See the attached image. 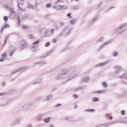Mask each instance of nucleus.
Returning <instances> with one entry per match:
<instances>
[{"label":"nucleus","instance_id":"obj_19","mask_svg":"<svg viewBox=\"0 0 127 127\" xmlns=\"http://www.w3.org/2000/svg\"><path fill=\"white\" fill-rule=\"evenodd\" d=\"M4 61V58H2V59H0V62H3Z\"/></svg>","mask_w":127,"mask_h":127},{"label":"nucleus","instance_id":"obj_21","mask_svg":"<svg viewBox=\"0 0 127 127\" xmlns=\"http://www.w3.org/2000/svg\"><path fill=\"white\" fill-rule=\"evenodd\" d=\"M57 40L56 39H53L52 40V42H53L54 43H55V42H56Z\"/></svg>","mask_w":127,"mask_h":127},{"label":"nucleus","instance_id":"obj_8","mask_svg":"<svg viewBox=\"0 0 127 127\" xmlns=\"http://www.w3.org/2000/svg\"><path fill=\"white\" fill-rule=\"evenodd\" d=\"M95 94H103L104 92L103 91H98L95 92Z\"/></svg>","mask_w":127,"mask_h":127},{"label":"nucleus","instance_id":"obj_12","mask_svg":"<svg viewBox=\"0 0 127 127\" xmlns=\"http://www.w3.org/2000/svg\"><path fill=\"white\" fill-rule=\"evenodd\" d=\"M121 115H122L123 116H125V115H126V111L123 110L121 112Z\"/></svg>","mask_w":127,"mask_h":127},{"label":"nucleus","instance_id":"obj_3","mask_svg":"<svg viewBox=\"0 0 127 127\" xmlns=\"http://www.w3.org/2000/svg\"><path fill=\"white\" fill-rule=\"evenodd\" d=\"M92 102H99V98L97 97H94L92 98Z\"/></svg>","mask_w":127,"mask_h":127},{"label":"nucleus","instance_id":"obj_31","mask_svg":"<svg viewBox=\"0 0 127 127\" xmlns=\"http://www.w3.org/2000/svg\"><path fill=\"white\" fill-rule=\"evenodd\" d=\"M18 23H19V24L20 23V21H18Z\"/></svg>","mask_w":127,"mask_h":127},{"label":"nucleus","instance_id":"obj_4","mask_svg":"<svg viewBox=\"0 0 127 127\" xmlns=\"http://www.w3.org/2000/svg\"><path fill=\"white\" fill-rule=\"evenodd\" d=\"M6 27H8V25H5L1 29V32H2V31H3V30H4V29L5 28H6Z\"/></svg>","mask_w":127,"mask_h":127},{"label":"nucleus","instance_id":"obj_17","mask_svg":"<svg viewBox=\"0 0 127 127\" xmlns=\"http://www.w3.org/2000/svg\"><path fill=\"white\" fill-rule=\"evenodd\" d=\"M113 56H114V57H116V56H118V53L115 52V53H114Z\"/></svg>","mask_w":127,"mask_h":127},{"label":"nucleus","instance_id":"obj_14","mask_svg":"<svg viewBox=\"0 0 127 127\" xmlns=\"http://www.w3.org/2000/svg\"><path fill=\"white\" fill-rule=\"evenodd\" d=\"M87 111L89 112H95V110H94V109H87Z\"/></svg>","mask_w":127,"mask_h":127},{"label":"nucleus","instance_id":"obj_23","mask_svg":"<svg viewBox=\"0 0 127 127\" xmlns=\"http://www.w3.org/2000/svg\"><path fill=\"white\" fill-rule=\"evenodd\" d=\"M14 51L12 52H11L10 53V56H12V54H13Z\"/></svg>","mask_w":127,"mask_h":127},{"label":"nucleus","instance_id":"obj_26","mask_svg":"<svg viewBox=\"0 0 127 127\" xmlns=\"http://www.w3.org/2000/svg\"><path fill=\"white\" fill-rule=\"evenodd\" d=\"M51 31H52V33H53L54 31V29H51Z\"/></svg>","mask_w":127,"mask_h":127},{"label":"nucleus","instance_id":"obj_16","mask_svg":"<svg viewBox=\"0 0 127 127\" xmlns=\"http://www.w3.org/2000/svg\"><path fill=\"white\" fill-rule=\"evenodd\" d=\"M67 16H68L69 18H71V13H67V15H66Z\"/></svg>","mask_w":127,"mask_h":127},{"label":"nucleus","instance_id":"obj_25","mask_svg":"<svg viewBox=\"0 0 127 127\" xmlns=\"http://www.w3.org/2000/svg\"><path fill=\"white\" fill-rule=\"evenodd\" d=\"M109 120H113V117H112V116H110Z\"/></svg>","mask_w":127,"mask_h":127},{"label":"nucleus","instance_id":"obj_13","mask_svg":"<svg viewBox=\"0 0 127 127\" xmlns=\"http://www.w3.org/2000/svg\"><path fill=\"white\" fill-rule=\"evenodd\" d=\"M39 42H40V40H37V41L34 42L33 44H38V43H39Z\"/></svg>","mask_w":127,"mask_h":127},{"label":"nucleus","instance_id":"obj_28","mask_svg":"<svg viewBox=\"0 0 127 127\" xmlns=\"http://www.w3.org/2000/svg\"><path fill=\"white\" fill-rule=\"evenodd\" d=\"M60 106H61V104H57L56 107H59Z\"/></svg>","mask_w":127,"mask_h":127},{"label":"nucleus","instance_id":"obj_20","mask_svg":"<svg viewBox=\"0 0 127 127\" xmlns=\"http://www.w3.org/2000/svg\"><path fill=\"white\" fill-rule=\"evenodd\" d=\"M27 27H28L27 26L24 25L23 26V29H26Z\"/></svg>","mask_w":127,"mask_h":127},{"label":"nucleus","instance_id":"obj_22","mask_svg":"<svg viewBox=\"0 0 127 127\" xmlns=\"http://www.w3.org/2000/svg\"><path fill=\"white\" fill-rule=\"evenodd\" d=\"M29 37L30 39H32V38H33V36L31 35H29Z\"/></svg>","mask_w":127,"mask_h":127},{"label":"nucleus","instance_id":"obj_1","mask_svg":"<svg viewBox=\"0 0 127 127\" xmlns=\"http://www.w3.org/2000/svg\"><path fill=\"white\" fill-rule=\"evenodd\" d=\"M27 47V44L25 42H23V44H22V49H24L25 47Z\"/></svg>","mask_w":127,"mask_h":127},{"label":"nucleus","instance_id":"obj_15","mask_svg":"<svg viewBox=\"0 0 127 127\" xmlns=\"http://www.w3.org/2000/svg\"><path fill=\"white\" fill-rule=\"evenodd\" d=\"M73 98H75V99H78V96L76 94H73Z\"/></svg>","mask_w":127,"mask_h":127},{"label":"nucleus","instance_id":"obj_29","mask_svg":"<svg viewBox=\"0 0 127 127\" xmlns=\"http://www.w3.org/2000/svg\"><path fill=\"white\" fill-rule=\"evenodd\" d=\"M109 114L107 113L106 114V117H109Z\"/></svg>","mask_w":127,"mask_h":127},{"label":"nucleus","instance_id":"obj_27","mask_svg":"<svg viewBox=\"0 0 127 127\" xmlns=\"http://www.w3.org/2000/svg\"><path fill=\"white\" fill-rule=\"evenodd\" d=\"M104 65H105V63L101 64V66H104Z\"/></svg>","mask_w":127,"mask_h":127},{"label":"nucleus","instance_id":"obj_10","mask_svg":"<svg viewBox=\"0 0 127 127\" xmlns=\"http://www.w3.org/2000/svg\"><path fill=\"white\" fill-rule=\"evenodd\" d=\"M3 18L5 22H6L7 19H8V18L7 16H4Z\"/></svg>","mask_w":127,"mask_h":127},{"label":"nucleus","instance_id":"obj_30","mask_svg":"<svg viewBox=\"0 0 127 127\" xmlns=\"http://www.w3.org/2000/svg\"><path fill=\"white\" fill-rule=\"evenodd\" d=\"M21 1L22 2V3H23L24 2V1H23V0H21Z\"/></svg>","mask_w":127,"mask_h":127},{"label":"nucleus","instance_id":"obj_6","mask_svg":"<svg viewBox=\"0 0 127 127\" xmlns=\"http://www.w3.org/2000/svg\"><path fill=\"white\" fill-rule=\"evenodd\" d=\"M59 7L60 9H63V8H66L67 7L66 6H61V5H59Z\"/></svg>","mask_w":127,"mask_h":127},{"label":"nucleus","instance_id":"obj_7","mask_svg":"<svg viewBox=\"0 0 127 127\" xmlns=\"http://www.w3.org/2000/svg\"><path fill=\"white\" fill-rule=\"evenodd\" d=\"M49 45H50V42H47V43L45 44V47H48V46H49Z\"/></svg>","mask_w":127,"mask_h":127},{"label":"nucleus","instance_id":"obj_11","mask_svg":"<svg viewBox=\"0 0 127 127\" xmlns=\"http://www.w3.org/2000/svg\"><path fill=\"white\" fill-rule=\"evenodd\" d=\"M1 57L2 58H5L6 56V54L5 53H3L2 55H1Z\"/></svg>","mask_w":127,"mask_h":127},{"label":"nucleus","instance_id":"obj_5","mask_svg":"<svg viewBox=\"0 0 127 127\" xmlns=\"http://www.w3.org/2000/svg\"><path fill=\"white\" fill-rule=\"evenodd\" d=\"M75 22H76V20L74 19H71V20L70 21V22H69V23H70V24L73 25V24H74Z\"/></svg>","mask_w":127,"mask_h":127},{"label":"nucleus","instance_id":"obj_24","mask_svg":"<svg viewBox=\"0 0 127 127\" xmlns=\"http://www.w3.org/2000/svg\"><path fill=\"white\" fill-rule=\"evenodd\" d=\"M3 95H5V93H0V96H3Z\"/></svg>","mask_w":127,"mask_h":127},{"label":"nucleus","instance_id":"obj_9","mask_svg":"<svg viewBox=\"0 0 127 127\" xmlns=\"http://www.w3.org/2000/svg\"><path fill=\"white\" fill-rule=\"evenodd\" d=\"M46 7L48 8H49L50 7H51V4L48 3L46 4Z\"/></svg>","mask_w":127,"mask_h":127},{"label":"nucleus","instance_id":"obj_2","mask_svg":"<svg viewBox=\"0 0 127 127\" xmlns=\"http://www.w3.org/2000/svg\"><path fill=\"white\" fill-rule=\"evenodd\" d=\"M50 120H51V118L50 117H48L44 120V122L45 123H49L50 122Z\"/></svg>","mask_w":127,"mask_h":127},{"label":"nucleus","instance_id":"obj_18","mask_svg":"<svg viewBox=\"0 0 127 127\" xmlns=\"http://www.w3.org/2000/svg\"><path fill=\"white\" fill-rule=\"evenodd\" d=\"M103 86L106 88V87H107V83H106V82H103Z\"/></svg>","mask_w":127,"mask_h":127}]
</instances>
